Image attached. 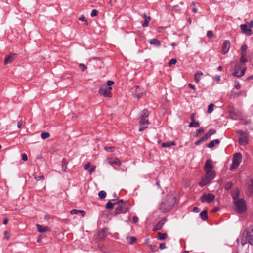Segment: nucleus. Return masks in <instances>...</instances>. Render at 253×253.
Segmentation results:
<instances>
[{"label":"nucleus","instance_id":"obj_1","mask_svg":"<svg viewBox=\"0 0 253 253\" xmlns=\"http://www.w3.org/2000/svg\"><path fill=\"white\" fill-rule=\"evenodd\" d=\"M176 202V193L175 191H170L165 197L163 202L160 205V210L163 212L169 211L174 206Z\"/></svg>","mask_w":253,"mask_h":253},{"label":"nucleus","instance_id":"obj_2","mask_svg":"<svg viewBox=\"0 0 253 253\" xmlns=\"http://www.w3.org/2000/svg\"><path fill=\"white\" fill-rule=\"evenodd\" d=\"M114 84V82L112 81H108L106 82V85L105 84H102L99 90L98 93L104 96V97H112V93L111 90L112 89V87H111V85Z\"/></svg>","mask_w":253,"mask_h":253},{"label":"nucleus","instance_id":"obj_3","mask_svg":"<svg viewBox=\"0 0 253 253\" xmlns=\"http://www.w3.org/2000/svg\"><path fill=\"white\" fill-rule=\"evenodd\" d=\"M247 243L253 245V224L247 228L243 234L241 244L243 246Z\"/></svg>","mask_w":253,"mask_h":253},{"label":"nucleus","instance_id":"obj_4","mask_svg":"<svg viewBox=\"0 0 253 253\" xmlns=\"http://www.w3.org/2000/svg\"><path fill=\"white\" fill-rule=\"evenodd\" d=\"M115 204L118 205L114 211V213L116 215L125 213L128 211L130 208L128 202L127 201H124L123 200L115 202Z\"/></svg>","mask_w":253,"mask_h":253},{"label":"nucleus","instance_id":"obj_5","mask_svg":"<svg viewBox=\"0 0 253 253\" xmlns=\"http://www.w3.org/2000/svg\"><path fill=\"white\" fill-rule=\"evenodd\" d=\"M234 203L235 206V210L237 213L242 214L247 210L244 199L242 198L237 199L234 201Z\"/></svg>","mask_w":253,"mask_h":253},{"label":"nucleus","instance_id":"obj_6","mask_svg":"<svg viewBox=\"0 0 253 253\" xmlns=\"http://www.w3.org/2000/svg\"><path fill=\"white\" fill-rule=\"evenodd\" d=\"M206 175L205 178L202 179L199 185L201 187L209 183L215 177V174L213 171H205Z\"/></svg>","mask_w":253,"mask_h":253},{"label":"nucleus","instance_id":"obj_7","mask_svg":"<svg viewBox=\"0 0 253 253\" xmlns=\"http://www.w3.org/2000/svg\"><path fill=\"white\" fill-rule=\"evenodd\" d=\"M234 72L232 75L238 78H240L245 75L246 68L245 67H242L239 64H236L234 67Z\"/></svg>","mask_w":253,"mask_h":253},{"label":"nucleus","instance_id":"obj_8","mask_svg":"<svg viewBox=\"0 0 253 253\" xmlns=\"http://www.w3.org/2000/svg\"><path fill=\"white\" fill-rule=\"evenodd\" d=\"M241 158L242 156L240 153H237L234 154L233 158V162L230 168L231 170H234L237 168L241 162Z\"/></svg>","mask_w":253,"mask_h":253},{"label":"nucleus","instance_id":"obj_9","mask_svg":"<svg viewBox=\"0 0 253 253\" xmlns=\"http://www.w3.org/2000/svg\"><path fill=\"white\" fill-rule=\"evenodd\" d=\"M215 196L211 193H204L201 197L202 203H211L215 199Z\"/></svg>","mask_w":253,"mask_h":253},{"label":"nucleus","instance_id":"obj_10","mask_svg":"<svg viewBox=\"0 0 253 253\" xmlns=\"http://www.w3.org/2000/svg\"><path fill=\"white\" fill-rule=\"evenodd\" d=\"M230 47V43L229 40L224 41L221 52L222 54H226L229 51Z\"/></svg>","mask_w":253,"mask_h":253},{"label":"nucleus","instance_id":"obj_11","mask_svg":"<svg viewBox=\"0 0 253 253\" xmlns=\"http://www.w3.org/2000/svg\"><path fill=\"white\" fill-rule=\"evenodd\" d=\"M139 125L140 126V127L139 128V131H142L144 129L147 128V126H145V125H148L150 124V122L148 120L145 119H140Z\"/></svg>","mask_w":253,"mask_h":253},{"label":"nucleus","instance_id":"obj_12","mask_svg":"<svg viewBox=\"0 0 253 253\" xmlns=\"http://www.w3.org/2000/svg\"><path fill=\"white\" fill-rule=\"evenodd\" d=\"M166 221V218H163L155 226V227L153 229V231H156L157 230H161Z\"/></svg>","mask_w":253,"mask_h":253},{"label":"nucleus","instance_id":"obj_13","mask_svg":"<svg viewBox=\"0 0 253 253\" xmlns=\"http://www.w3.org/2000/svg\"><path fill=\"white\" fill-rule=\"evenodd\" d=\"M213 162L211 160H208L206 161L205 165V171H212L213 169Z\"/></svg>","mask_w":253,"mask_h":253},{"label":"nucleus","instance_id":"obj_14","mask_svg":"<svg viewBox=\"0 0 253 253\" xmlns=\"http://www.w3.org/2000/svg\"><path fill=\"white\" fill-rule=\"evenodd\" d=\"M247 185L248 187L247 194L248 196H250L253 192V183L252 179L247 182Z\"/></svg>","mask_w":253,"mask_h":253},{"label":"nucleus","instance_id":"obj_15","mask_svg":"<svg viewBox=\"0 0 253 253\" xmlns=\"http://www.w3.org/2000/svg\"><path fill=\"white\" fill-rule=\"evenodd\" d=\"M16 55V54H11L10 55H6L4 60V64L11 63L13 61Z\"/></svg>","mask_w":253,"mask_h":253},{"label":"nucleus","instance_id":"obj_16","mask_svg":"<svg viewBox=\"0 0 253 253\" xmlns=\"http://www.w3.org/2000/svg\"><path fill=\"white\" fill-rule=\"evenodd\" d=\"M242 32L247 35H251L253 32L251 29H247V25L246 24H242L240 26Z\"/></svg>","mask_w":253,"mask_h":253},{"label":"nucleus","instance_id":"obj_17","mask_svg":"<svg viewBox=\"0 0 253 253\" xmlns=\"http://www.w3.org/2000/svg\"><path fill=\"white\" fill-rule=\"evenodd\" d=\"M107 162L109 164H110L112 166L113 165H116L120 166L121 165V161L117 158H115L114 160L109 158L107 159Z\"/></svg>","mask_w":253,"mask_h":253},{"label":"nucleus","instance_id":"obj_18","mask_svg":"<svg viewBox=\"0 0 253 253\" xmlns=\"http://www.w3.org/2000/svg\"><path fill=\"white\" fill-rule=\"evenodd\" d=\"M239 143L242 145H245L248 143V138L246 134L240 136L239 138Z\"/></svg>","mask_w":253,"mask_h":253},{"label":"nucleus","instance_id":"obj_19","mask_svg":"<svg viewBox=\"0 0 253 253\" xmlns=\"http://www.w3.org/2000/svg\"><path fill=\"white\" fill-rule=\"evenodd\" d=\"M36 226L37 228V230L39 232L42 233L49 232L50 231V228L47 226H43L39 224H36Z\"/></svg>","mask_w":253,"mask_h":253},{"label":"nucleus","instance_id":"obj_20","mask_svg":"<svg viewBox=\"0 0 253 253\" xmlns=\"http://www.w3.org/2000/svg\"><path fill=\"white\" fill-rule=\"evenodd\" d=\"M70 213L72 215L81 213L83 217H84L85 215V212L84 210H76V209H73L72 211H71Z\"/></svg>","mask_w":253,"mask_h":253},{"label":"nucleus","instance_id":"obj_21","mask_svg":"<svg viewBox=\"0 0 253 253\" xmlns=\"http://www.w3.org/2000/svg\"><path fill=\"white\" fill-rule=\"evenodd\" d=\"M143 16L145 19V20L142 24V26L144 27H147L151 18L150 16H147L145 13L143 14Z\"/></svg>","mask_w":253,"mask_h":253},{"label":"nucleus","instance_id":"obj_22","mask_svg":"<svg viewBox=\"0 0 253 253\" xmlns=\"http://www.w3.org/2000/svg\"><path fill=\"white\" fill-rule=\"evenodd\" d=\"M240 191L238 188L235 189L232 193V196L234 201L239 199Z\"/></svg>","mask_w":253,"mask_h":253},{"label":"nucleus","instance_id":"obj_23","mask_svg":"<svg viewBox=\"0 0 253 253\" xmlns=\"http://www.w3.org/2000/svg\"><path fill=\"white\" fill-rule=\"evenodd\" d=\"M203 75V74L202 72H200V71L196 72V73L194 75V81H195V82L198 83L201 79V77Z\"/></svg>","mask_w":253,"mask_h":253},{"label":"nucleus","instance_id":"obj_24","mask_svg":"<svg viewBox=\"0 0 253 253\" xmlns=\"http://www.w3.org/2000/svg\"><path fill=\"white\" fill-rule=\"evenodd\" d=\"M149 43L152 45H155L157 46H159L161 45L160 41L156 38L150 40Z\"/></svg>","mask_w":253,"mask_h":253},{"label":"nucleus","instance_id":"obj_25","mask_svg":"<svg viewBox=\"0 0 253 253\" xmlns=\"http://www.w3.org/2000/svg\"><path fill=\"white\" fill-rule=\"evenodd\" d=\"M168 237V235L167 233H162L161 232H159L157 235V239L160 240H165Z\"/></svg>","mask_w":253,"mask_h":253},{"label":"nucleus","instance_id":"obj_26","mask_svg":"<svg viewBox=\"0 0 253 253\" xmlns=\"http://www.w3.org/2000/svg\"><path fill=\"white\" fill-rule=\"evenodd\" d=\"M220 143V141L218 139H215L212 141H211L208 145L207 147L209 148H213L215 144H218Z\"/></svg>","mask_w":253,"mask_h":253},{"label":"nucleus","instance_id":"obj_27","mask_svg":"<svg viewBox=\"0 0 253 253\" xmlns=\"http://www.w3.org/2000/svg\"><path fill=\"white\" fill-rule=\"evenodd\" d=\"M175 145V143L174 141H169L167 142H164L162 144V146L163 147H169L171 146Z\"/></svg>","mask_w":253,"mask_h":253},{"label":"nucleus","instance_id":"obj_28","mask_svg":"<svg viewBox=\"0 0 253 253\" xmlns=\"http://www.w3.org/2000/svg\"><path fill=\"white\" fill-rule=\"evenodd\" d=\"M68 162L65 159H63L62 161V171L66 172L67 168Z\"/></svg>","mask_w":253,"mask_h":253},{"label":"nucleus","instance_id":"obj_29","mask_svg":"<svg viewBox=\"0 0 253 253\" xmlns=\"http://www.w3.org/2000/svg\"><path fill=\"white\" fill-rule=\"evenodd\" d=\"M200 217L203 220H206L208 218L207 211L205 210L200 213Z\"/></svg>","mask_w":253,"mask_h":253},{"label":"nucleus","instance_id":"obj_30","mask_svg":"<svg viewBox=\"0 0 253 253\" xmlns=\"http://www.w3.org/2000/svg\"><path fill=\"white\" fill-rule=\"evenodd\" d=\"M149 112L146 109H144L142 111V113L140 117V119H145L149 116Z\"/></svg>","mask_w":253,"mask_h":253},{"label":"nucleus","instance_id":"obj_31","mask_svg":"<svg viewBox=\"0 0 253 253\" xmlns=\"http://www.w3.org/2000/svg\"><path fill=\"white\" fill-rule=\"evenodd\" d=\"M200 126V123L199 122H195V121H192L191 122V123L189 124V127H198Z\"/></svg>","mask_w":253,"mask_h":253},{"label":"nucleus","instance_id":"obj_32","mask_svg":"<svg viewBox=\"0 0 253 253\" xmlns=\"http://www.w3.org/2000/svg\"><path fill=\"white\" fill-rule=\"evenodd\" d=\"M112 201H114V203H111L110 201H109L107 203L106 205V208L108 209H111L113 208V206L114 205H116L115 204V202H116L115 200H112Z\"/></svg>","mask_w":253,"mask_h":253},{"label":"nucleus","instance_id":"obj_33","mask_svg":"<svg viewBox=\"0 0 253 253\" xmlns=\"http://www.w3.org/2000/svg\"><path fill=\"white\" fill-rule=\"evenodd\" d=\"M126 239L127 240L128 243L130 244H133L136 241V238L134 237H127Z\"/></svg>","mask_w":253,"mask_h":253},{"label":"nucleus","instance_id":"obj_34","mask_svg":"<svg viewBox=\"0 0 253 253\" xmlns=\"http://www.w3.org/2000/svg\"><path fill=\"white\" fill-rule=\"evenodd\" d=\"M50 136V134L47 132H42L41 134V137L43 139L48 138Z\"/></svg>","mask_w":253,"mask_h":253},{"label":"nucleus","instance_id":"obj_35","mask_svg":"<svg viewBox=\"0 0 253 253\" xmlns=\"http://www.w3.org/2000/svg\"><path fill=\"white\" fill-rule=\"evenodd\" d=\"M108 231V229L107 228H104L101 231H100L99 235L100 236L104 237L107 235V232Z\"/></svg>","mask_w":253,"mask_h":253},{"label":"nucleus","instance_id":"obj_36","mask_svg":"<svg viewBox=\"0 0 253 253\" xmlns=\"http://www.w3.org/2000/svg\"><path fill=\"white\" fill-rule=\"evenodd\" d=\"M106 196V193L104 191H101L98 193V196L100 199H104Z\"/></svg>","mask_w":253,"mask_h":253},{"label":"nucleus","instance_id":"obj_37","mask_svg":"<svg viewBox=\"0 0 253 253\" xmlns=\"http://www.w3.org/2000/svg\"><path fill=\"white\" fill-rule=\"evenodd\" d=\"M104 149L106 151H108V152H114L115 151V148L114 147H113V146H110V147L105 146L104 147Z\"/></svg>","mask_w":253,"mask_h":253},{"label":"nucleus","instance_id":"obj_38","mask_svg":"<svg viewBox=\"0 0 253 253\" xmlns=\"http://www.w3.org/2000/svg\"><path fill=\"white\" fill-rule=\"evenodd\" d=\"M149 248L150 250L153 252H157L158 250V248L156 245H151L149 246Z\"/></svg>","mask_w":253,"mask_h":253},{"label":"nucleus","instance_id":"obj_39","mask_svg":"<svg viewBox=\"0 0 253 253\" xmlns=\"http://www.w3.org/2000/svg\"><path fill=\"white\" fill-rule=\"evenodd\" d=\"M207 36L208 38H210V39H213L214 38V35L213 34V33L212 31H208L207 32Z\"/></svg>","mask_w":253,"mask_h":253},{"label":"nucleus","instance_id":"obj_40","mask_svg":"<svg viewBox=\"0 0 253 253\" xmlns=\"http://www.w3.org/2000/svg\"><path fill=\"white\" fill-rule=\"evenodd\" d=\"M214 106V105L212 103L210 104L208 106V113H211L213 111Z\"/></svg>","mask_w":253,"mask_h":253},{"label":"nucleus","instance_id":"obj_41","mask_svg":"<svg viewBox=\"0 0 253 253\" xmlns=\"http://www.w3.org/2000/svg\"><path fill=\"white\" fill-rule=\"evenodd\" d=\"M246 54H241L240 61L241 63H245L247 62V59L245 57Z\"/></svg>","mask_w":253,"mask_h":253},{"label":"nucleus","instance_id":"obj_42","mask_svg":"<svg viewBox=\"0 0 253 253\" xmlns=\"http://www.w3.org/2000/svg\"><path fill=\"white\" fill-rule=\"evenodd\" d=\"M79 20L82 21H84L85 22V24L86 25H88V23L87 22V20L86 19L85 16L84 15H81L79 18Z\"/></svg>","mask_w":253,"mask_h":253},{"label":"nucleus","instance_id":"obj_43","mask_svg":"<svg viewBox=\"0 0 253 253\" xmlns=\"http://www.w3.org/2000/svg\"><path fill=\"white\" fill-rule=\"evenodd\" d=\"M233 184L232 182H228L225 186V189L226 190H229L232 186Z\"/></svg>","mask_w":253,"mask_h":253},{"label":"nucleus","instance_id":"obj_44","mask_svg":"<svg viewBox=\"0 0 253 253\" xmlns=\"http://www.w3.org/2000/svg\"><path fill=\"white\" fill-rule=\"evenodd\" d=\"M247 49V46L246 44L243 45L241 47V54H246Z\"/></svg>","mask_w":253,"mask_h":253},{"label":"nucleus","instance_id":"obj_45","mask_svg":"<svg viewBox=\"0 0 253 253\" xmlns=\"http://www.w3.org/2000/svg\"><path fill=\"white\" fill-rule=\"evenodd\" d=\"M79 67L82 72L84 71L87 69V66L83 63H81L79 64Z\"/></svg>","mask_w":253,"mask_h":253},{"label":"nucleus","instance_id":"obj_46","mask_svg":"<svg viewBox=\"0 0 253 253\" xmlns=\"http://www.w3.org/2000/svg\"><path fill=\"white\" fill-rule=\"evenodd\" d=\"M177 62V59H175V58H173V59H172L171 60H170L169 62V66H171L172 65H174Z\"/></svg>","mask_w":253,"mask_h":253},{"label":"nucleus","instance_id":"obj_47","mask_svg":"<svg viewBox=\"0 0 253 253\" xmlns=\"http://www.w3.org/2000/svg\"><path fill=\"white\" fill-rule=\"evenodd\" d=\"M96 168V166L94 165H92L91 166L90 169L89 170V173L90 175H91L93 172L95 171Z\"/></svg>","mask_w":253,"mask_h":253},{"label":"nucleus","instance_id":"obj_48","mask_svg":"<svg viewBox=\"0 0 253 253\" xmlns=\"http://www.w3.org/2000/svg\"><path fill=\"white\" fill-rule=\"evenodd\" d=\"M204 129L203 128H201L196 131V137L198 136L200 133H204Z\"/></svg>","mask_w":253,"mask_h":253},{"label":"nucleus","instance_id":"obj_49","mask_svg":"<svg viewBox=\"0 0 253 253\" xmlns=\"http://www.w3.org/2000/svg\"><path fill=\"white\" fill-rule=\"evenodd\" d=\"M98 11L96 9H93L92 11H91V16L92 17H94V16H96L98 14Z\"/></svg>","mask_w":253,"mask_h":253},{"label":"nucleus","instance_id":"obj_50","mask_svg":"<svg viewBox=\"0 0 253 253\" xmlns=\"http://www.w3.org/2000/svg\"><path fill=\"white\" fill-rule=\"evenodd\" d=\"M34 178L36 180L38 181L40 180L43 179L44 178V177L43 175H41V176H37L35 175L34 176Z\"/></svg>","mask_w":253,"mask_h":253},{"label":"nucleus","instance_id":"obj_51","mask_svg":"<svg viewBox=\"0 0 253 253\" xmlns=\"http://www.w3.org/2000/svg\"><path fill=\"white\" fill-rule=\"evenodd\" d=\"M4 235L5 238L7 240H8L9 239V238H10V234H9V233L8 231H5L4 232Z\"/></svg>","mask_w":253,"mask_h":253},{"label":"nucleus","instance_id":"obj_52","mask_svg":"<svg viewBox=\"0 0 253 253\" xmlns=\"http://www.w3.org/2000/svg\"><path fill=\"white\" fill-rule=\"evenodd\" d=\"M235 88H236L237 89H239L241 88V85L238 82L235 81Z\"/></svg>","mask_w":253,"mask_h":253},{"label":"nucleus","instance_id":"obj_53","mask_svg":"<svg viewBox=\"0 0 253 253\" xmlns=\"http://www.w3.org/2000/svg\"><path fill=\"white\" fill-rule=\"evenodd\" d=\"M91 163L90 162H88L86 163V165L84 166V170H87L88 168L90 167Z\"/></svg>","mask_w":253,"mask_h":253},{"label":"nucleus","instance_id":"obj_54","mask_svg":"<svg viewBox=\"0 0 253 253\" xmlns=\"http://www.w3.org/2000/svg\"><path fill=\"white\" fill-rule=\"evenodd\" d=\"M210 136H211L207 133L202 138L204 141H205L208 140Z\"/></svg>","mask_w":253,"mask_h":253},{"label":"nucleus","instance_id":"obj_55","mask_svg":"<svg viewBox=\"0 0 253 253\" xmlns=\"http://www.w3.org/2000/svg\"><path fill=\"white\" fill-rule=\"evenodd\" d=\"M216 132V130L215 129H210L208 133L210 135H212L214 134Z\"/></svg>","mask_w":253,"mask_h":253},{"label":"nucleus","instance_id":"obj_56","mask_svg":"<svg viewBox=\"0 0 253 253\" xmlns=\"http://www.w3.org/2000/svg\"><path fill=\"white\" fill-rule=\"evenodd\" d=\"M200 211V209L197 207H194V208L193 209V211L194 212H196V213H198Z\"/></svg>","mask_w":253,"mask_h":253},{"label":"nucleus","instance_id":"obj_57","mask_svg":"<svg viewBox=\"0 0 253 253\" xmlns=\"http://www.w3.org/2000/svg\"><path fill=\"white\" fill-rule=\"evenodd\" d=\"M22 125H23V121L21 120L18 123L17 127L19 128H21L22 127Z\"/></svg>","mask_w":253,"mask_h":253},{"label":"nucleus","instance_id":"obj_58","mask_svg":"<svg viewBox=\"0 0 253 253\" xmlns=\"http://www.w3.org/2000/svg\"><path fill=\"white\" fill-rule=\"evenodd\" d=\"M159 247L161 250L164 249L166 248V245L164 243H161L159 245Z\"/></svg>","mask_w":253,"mask_h":253},{"label":"nucleus","instance_id":"obj_59","mask_svg":"<svg viewBox=\"0 0 253 253\" xmlns=\"http://www.w3.org/2000/svg\"><path fill=\"white\" fill-rule=\"evenodd\" d=\"M22 159L23 161H25L27 160V156L26 154H23L22 155Z\"/></svg>","mask_w":253,"mask_h":253},{"label":"nucleus","instance_id":"obj_60","mask_svg":"<svg viewBox=\"0 0 253 253\" xmlns=\"http://www.w3.org/2000/svg\"><path fill=\"white\" fill-rule=\"evenodd\" d=\"M203 141H204V140H203V139L201 138V139H200L199 140H198V141H196V142H195V144L196 145H199V144H200L202 142H203Z\"/></svg>","mask_w":253,"mask_h":253},{"label":"nucleus","instance_id":"obj_61","mask_svg":"<svg viewBox=\"0 0 253 253\" xmlns=\"http://www.w3.org/2000/svg\"><path fill=\"white\" fill-rule=\"evenodd\" d=\"M133 221L134 223H136L138 222V218L137 216H134L133 217Z\"/></svg>","mask_w":253,"mask_h":253},{"label":"nucleus","instance_id":"obj_62","mask_svg":"<svg viewBox=\"0 0 253 253\" xmlns=\"http://www.w3.org/2000/svg\"><path fill=\"white\" fill-rule=\"evenodd\" d=\"M145 94L146 93L145 92H142L141 93H140V94H138L136 95V97L137 98H139L141 97L142 96L145 95Z\"/></svg>","mask_w":253,"mask_h":253},{"label":"nucleus","instance_id":"obj_63","mask_svg":"<svg viewBox=\"0 0 253 253\" xmlns=\"http://www.w3.org/2000/svg\"><path fill=\"white\" fill-rule=\"evenodd\" d=\"M188 86L191 88L192 89L194 90H196V88H195V87L194 85L192 84H188Z\"/></svg>","mask_w":253,"mask_h":253},{"label":"nucleus","instance_id":"obj_64","mask_svg":"<svg viewBox=\"0 0 253 253\" xmlns=\"http://www.w3.org/2000/svg\"><path fill=\"white\" fill-rule=\"evenodd\" d=\"M219 210V207H215L211 211L212 212H215Z\"/></svg>","mask_w":253,"mask_h":253}]
</instances>
